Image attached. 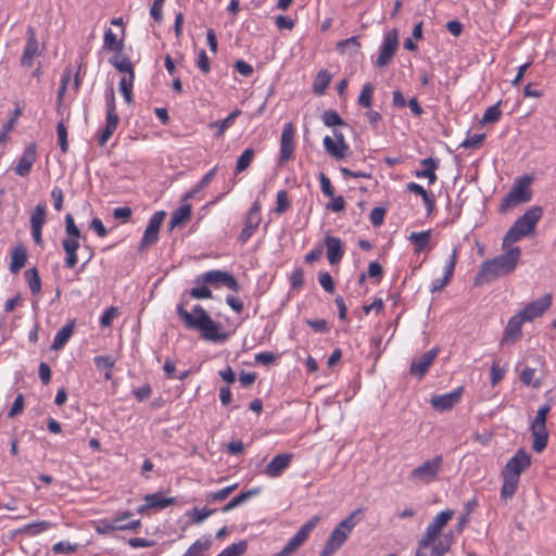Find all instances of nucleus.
<instances>
[{"instance_id": "f8f14e48", "label": "nucleus", "mask_w": 556, "mask_h": 556, "mask_svg": "<svg viewBox=\"0 0 556 556\" xmlns=\"http://www.w3.org/2000/svg\"><path fill=\"white\" fill-rule=\"evenodd\" d=\"M334 138L326 136L323 140L325 151L334 160L346 159L350 147L346 143L344 136L341 131L333 130Z\"/></svg>"}, {"instance_id": "3c124183", "label": "nucleus", "mask_w": 556, "mask_h": 556, "mask_svg": "<svg viewBox=\"0 0 556 556\" xmlns=\"http://www.w3.org/2000/svg\"><path fill=\"white\" fill-rule=\"evenodd\" d=\"M520 380L526 386H531L533 388H538L541 384V381L535 378V369L533 368H525L520 374Z\"/></svg>"}, {"instance_id": "ddd939ff", "label": "nucleus", "mask_w": 556, "mask_h": 556, "mask_svg": "<svg viewBox=\"0 0 556 556\" xmlns=\"http://www.w3.org/2000/svg\"><path fill=\"white\" fill-rule=\"evenodd\" d=\"M164 211H157L150 217L140 242L141 250L153 245L157 241L160 228L164 222Z\"/></svg>"}, {"instance_id": "c9c22d12", "label": "nucleus", "mask_w": 556, "mask_h": 556, "mask_svg": "<svg viewBox=\"0 0 556 556\" xmlns=\"http://www.w3.org/2000/svg\"><path fill=\"white\" fill-rule=\"evenodd\" d=\"M190 215H191V206L190 205L186 204V205H181L180 207H178L172 214V217L169 220L170 229L179 226L180 224H182L184 222L189 219Z\"/></svg>"}, {"instance_id": "8fccbe9b", "label": "nucleus", "mask_w": 556, "mask_h": 556, "mask_svg": "<svg viewBox=\"0 0 556 556\" xmlns=\"http://www.w3.org/2000/svg\"><path fill=\"white\" fill-rule=\"evenodd\" d=\"M111 63L117 71L123 73L124 76L135 75L131 61L128 58H123L121 60H113Z\"/></svg>"}, {"instance_id": "13d9d810", "label": "nucleus", "mask_w": 556, "mask_h": 556, "mask_svg": "<svg viewBox=\"0 0 556 556\" xmlns=\"http://www.w3.org/2000/svg\"><path fill=\"white\" fill-rule=\"evenodd\" d=\"M56 134L59 139V144L63 153H66L68 150V142H67V130L65 125L60 122L56 126Z\"/></svg>"}, {"instance_id": "e433bc0d", "label": "nucleus", "mask_w": 556, "mask_h": 556, "mask_svg": "<svg viewBox=\"0 0 556 556\" xmlns=\"http://www.w3.org/2000/svg\"><path fill=\"white\" fill-rule=\"evenodd\" d=\"M503 484L501 488V496L504 500L510 498L516 493L519 480L507 476H502Z\"/></svg>"}, {"instance_id": "9b49d317", "label": "nucleus", "mask_w": 556, "mask_h": 556, "mask_svg": "<svg viewBox=\"0 0 556 556\" xmlns=\"http://www.w3.org/2000/svg\"><path fill=\"white\" fill-rule=\"evenodd\" d=\"M295 128L292 123L285 124L281 137H280V149H279V164H285L293 159L295 151Z\"/></svg>"}, {"instance_id": "5fc2aeb1", "label": "nucleus", "mask_w": 556, "mask_h": 556, "mask_svg": "<svg viewBox=\"0 0 556 556\" xmlns=\"http://www.w3.org/2000/svg\"><path fill=\"white\" fill-rule=\"evenodd\" d=\"M77 548H78L77 544H72L67 541H61V542L55 543L52 546V552L54 554H71V553H75L77 551Z\"/></svg>"}, {"instance_id": "79ce46f5", "label": "nucleus", "mask_w": 556, "mask_h": 556, "mask_svg": "<svg viewBox=\"0 0 556 556\" xmlns=\"http://www.w3.org/2000/svg\"><path fill=\"white\" fill-rule=\"evenodd\" d=\"M211 546V539H199L197 540L182 556H201L203 552L208 549Z\"/></svg>"}, {"instance_id": "423d86ee", "label": "nucleus", "mask_w": 556, "mask_h": 556, "mask_svg": "<svg viewBox=\"0 0 556 556\" xmlns=\"http://www.w3.org/2000/svg\"><path fill=\"white\" fill-rule=\"evenodd\" d=\"M443 456L435 455L414 468L408 475V480L415 485H429L438 480L443 469Z\"/></svg>"}, {"instance_id": "a211bd4d", "label": "nucleus", "mask_w": 556, "mask_h": 556, "mask_svg": "<svg viewBox=\"0 0 556 556\" xmlns=\"http://www.w3.org/2000/svg\"><path fill=\"white\" fill-rule=\"evenodd\" d=\"M320 521V516H313L296 533L289 539L285 545L292 554H294L299 547L309 538L313 530L317 527Z\"/></svg>"}, {"instance_id": "0eeeda50", "label": "nucleus", "mask_w": 556, "mask_h": 556, "mask_svg": "<svg viewBox=\"0 0 556 556\" xmlns=\"http://www.w3.org/2000/svg\"><path fill=\"white\" fill-rule=\"evenodd\" d=\"M531 182L532 177L529 175L518 177L515 180L510 191L503 199L501 203V210L506 211L509 207L529 202L532 198V192L530 190Z\"/></svg>"}, {"instance_id": "a19ab883", "label": "nucleus", "mask_w": 556, "mask_h": 556, "mask_svg": "<svg viewBox=\"0 0 556 556\" xmlns=\"http://www.w3.org/2000/svg\"><path fill=\"white\" fill-rule=\"evenodd\" d=\"M103 47L106 50L114 52H119L123 49V43L117 39L111 28L104 31Z\"/></svg>"}, {"instance_id": "7c9ffc66", "label": "nucleus", "mask_w": 556, "mask_h": 556, "mask_svg": "<svg viewBox=\"0 0 556 556\" xmlns=\"http://www.w3.org/2000/svg\"><path fill=\"white\" fill-rule=\"evenodd\" d=\"M261 488H255L248 490L247 492H242L239 495L235 496L230 502H228L223 508V513H228L236 507L240 506L241 504L245 503L248 500L252 498L253 496H256L260 494Z\"/></svg>"}, {"instance_id": "37998d69", "label": "nucleus", "mask_w": 556, "mask_h": 556, "mask_svg": "<svg viewBox=\"0 0 556 556\" xmlns=\"http://www.w3.org/2000/svg\"><path fill=\"white\" fill-rule=\"evenodd\" d=\"M118 121H119V118L106 117L105 127L101 131L99 139H98V142L101 147H103L111 138V136L113 135V132L115 131V129L118 125Z\"/></svg>"}, {"instance_id": "4468645a", "label": "nucleus", "mask_w": 556, "mask_h": 556, "mask_svg": "<svg viewBox=\"0 0 556 556\" xmlns=\"http://www.w3.org/2000/svg\"><path fill=\"white\" fill-rule=\"evenodd\" d=\"M553 296L551 293H545L535 301L528 303L519 313L528 323L535 318L541 317L552 306Z\"/></svg>"}, {"instance_id": "f257e3e1", "label": "nucleus", "mask_w": 556, "mask_h": 556, "mask_svg": "<svg viewBox=\"0 0 556 556\" xmlns=\"http://www.w3.org/2000/svg\"><path fill=\"white\" fill-rule=\"evenodd\" d=\"M453 516L452 509L441 510L435 515L418 542L415 556H444L450 551L454 544L453 531L444 533L441 539L439 536Z\"/></svg>"}, {"instance_id": "7ed1b4c3", "label": "nucleus", "mask_w": 556, "mask_h": 556, "mask_svg": "<svg viewBox=\"0 0 556 556\" xmlns=\"http://www.w3.org/2000/svg\"><path fill=\"white\" fill-rule=\"evenodd\" d=\"M520 256V248L514 247L496 257L484 261L475 278V285H486L501 276L513 273L517 267Z\"/></svg>"}, {"instance_id": "c756f323", "label": "nucleus", "mask_w": 556, "mask_h": 556, "mask_svg": "<svg viewBox=\"0 0 556 556\" xmlns=\"http://www.w3.org/2000/svg\"><path fill=\"white\" fill-rule=\"evenodd\" d=\"M27 251L24 247L17 245L11 253L10 271L13 274L18 273L26 264Z\"/></svg>"}, {"instance_id": "6ab92c4d", "label": "nucleus", "mask_w": 556, "mask_h": 556, "mask_svg": "<svg viewBox=\"0 0 556 556\" xmlns=\"http://www.w3.org/2000/svg\"><path fill=\"white\" fill-rule=\"evenodd\" d=\"M463 393L464 388L458 387L451 392L433 395L430 399V404L434 409L439 412L451 410L456 404L460 402Z\"/></svg>"}, {"instance_id": "6e6552de", "label": "nucleus", "mask_w": 556, "mask_h": 556, "mask_svg": "<svg viewBox=\"0 0 556 556\" xmlns=\"http://www.w3.org/2000/svg\"><path fill=\"white\" fill-rule=\"evenodd\" d=\"M549 410L551 406L548 404L540 406L530 426L533 437L532 448L538 453H541L547 445L548 432L546 430V418Z\"/></svg>"}, {"instance_id": "20e7f679", "label": "nucleus", "mask_w": 556, "mask_h": 556, "mask_svg": "<svg viewBox=\"0 0 556 556\" xmlns=\"http://www.w3.org/2000/svg\"><path fill=\"white\" fill-rule=\"evenodd\" d=\"M543 216V208L533 205L518 217L513 226L506 232L503 239V249H507L511 243L521 240L534 231L536 224Z\"/></svg>"}, {"instance_id": "a878e982", "label": "nucleus", "mask_w": 556, "mask_h": 556, "mask_svg": "<svg viewBox=\"0 0 556 556\" xmlns=\"http://www.w3.org/2000/svg\"><path fill=\"white\" fill-rule=\"evenodd\" d=\"M422 169L417 170L415 176L417 178H427L429 180V185H433L437 181L435 169L438 168V161L432 157L424 159L421 161Z\"/></svg>"}, {"instance_id": "603ef678", "label": "nucleus", "mask_w": 556, "mask_h": 556, "mask_svg": "<svg viewBox=\"0 0 556 556\" xmlns=\"http://www.w3.org/2000/svg\"><path fill=\"white\" fill-rule=\"evenodd\" d=\"M502 111L500 109V102L489 106L482 117V123H494L500 119Z\"/></svg>"}, {"instance_id": "864d4df0", "label": "nucleus", "mask_w": 556, "mask_h": 556, "mask_svg": "<svg viewBox=\"0 0 556 556\" xmlns=\"http://www.w3.org/2000/svg\"><path fill=\"white\" fill-rule=\"evenodd\" d=\"M457 256H458V248L455 247L453 249L451 255L446 260V263H445V266H444V274L443 275L446 276V278L452 279L453 274H454V269H455V266H456V263H457Z\"/></svg>"}, {"instance_id": "c85d7f7f", "label": "nucleus", "mask_w": 556, "mask_h": 556, "mask_svg": "<svg viewBox=\"0 0 556 556\" xmlns=\"http://www.w3.org/2000/svg\"><path fill=\"white\" fill-rule=\"evenodd\" d=\"M431 235V230L412 232L409 235L408 240L415 245L416 253L430 249Z\"/></svg>"}, {"instance_id": "b1692460", "label": "nucleus", "mask_w": 556, "mask_h": 556, "mask_svg": "<svg viewBox=\"0 0 556 556\" xmlns=\"http://www.w3.org/2000/svg\"><path fill=\"white\" fill-rule=\"evenodd\" d=\"M325 244L327 248V258L330 264H338L344 254L343 242L341 239L332 236L325 238Z\"/></svg>"}, {"instance_id": "aec40b11", "label": "nucleus", "mask_w": 556, "mask_h": 556, "mask_svg": "<svg viewBox=\"0 0 556 556\" xmlns=\"http://www.w3.org/2000/svg\"><path fill=\"white\" fill-rule=\"evenodd\" d=\"M292 459L291 453L278 454L267 464L263 473L270 479L279 478L289 468Z\"/></svg>"}, {"instance_id": "bb28decb", "label": "nucleus", "mask_w": 556, "mask_h": 556, "mask_svg": "<svg viewBox=\"0 0 556 556\" xmlns=\"http://www.w3.org/2000/svg\"><path fill=\"white\" fill-rule=\"evenodd\" d=\"M75 323L74 320H71L66 325H64L54 336L53 342H52V349L58 351L61 350L67 341L71 339V337L74 333Z\"/></svg>"}, {"instance_id": "72a5a7b5", "label": "nucleus", "mask_w": 556, "mask_h": 556, "mask_svg": "<svg viewBox=\"0 0 556 556\" xmlns=\"http://www.w3.org/2000/svg\"><path fill=\"white\" fill-rule=\"evenodd\" d=\"M359 42L357 37H350L338 42L337 49L342 54L355 55L359 52Z\"/></svg>"}, {"instance_id": "dca6fc26", "label": "nucleus", "mask_w": 556, "mask_h": 556, "mask_svg": "<svg viewBox=\"0 0 556 556\" xmlns=\"http://www.w3.org/2000/svg\"><path fill=\"white\" fill-rule=\"evenodd\" d=\"M261 222V204L260 202L255 201L249 208L244 220V227L239 235V241L241 243H245L254 235Z\"/></svg>"}, {"instance_id": "69168bd1", "label": "nucleus", "mask_w": 556, "mask_h": 556, "mask_svg": "<svg viewBox=\"0 0 556 556\" xmlns=\"http://www.w3.org/2000/svg\"><path fill=\"white\" fill-rule=\"evenodd\" d=\"M485 135L484 134H475L468 138H466L463 142H462V147L464 148H469V149H476L478 148L481 142L483 141Z\"/></svg>"}, {"instance_id": "f704fd0d", "label": "nucleus", "mask_w": 556, "mask_h": 556, "mask_svg": "<svg viewBox=\"0 0 556 556\" xmlns=\"http://www.w3.org/2000/svg\"><path fill=\"white\" fill-rule=\"evenodd\" d=\"M331 81V75L326 70H321L316 75V78L314 80L313 89L316 94H324L327 87L329 86Z\"/></svg>"}, {"instance_id": "4d7b16f0", "label": "nucleus", "mask_w": 556, "mask_h": 556, "mask_svg": "<svg viewBox=\"0 0 556 556\" xmlns=\"http://www.w3.org/2000/svg\"><path fill=\"white\" fill-rule=\"evenodd\" d=\"M50 528V522L48 521H38L34 523H29L25 526V532L30 535H37L41 532L47 531Z\"/></svg>"}, {"instance_id": "cd10ccee", "label": "nucleus", "mask_w": 556, "mask_h": 556, "mask_svg": "<svg viewBox=\"0 0 556 556\" xmlns=\"http://www.w3.org/2000/svg\"><path fill=\"white\" fill-rule=\"evenodd\" d=\"M132 516V513L129 510L123 511L122 514L112 518V522L115 526H123V528H116L119 531H134L136 532L138 528L141 526L140 520H131L127 521Z\"/></svg>"}, {"instance_id": "052dcab7", "label": "nucleus", "mask_w": 556, "mask_h": 556, "mask_svg": "<svg viewBox=\"0 0 556 556\" xmlns=\"http://www.w3.org/2000/svg\"><path fill=\"white\" fill-rule=\"evenodd\" d=\"M214 511H215L214 509L194 508L189 514V516L191 517L193 522L200 523V522L204 521L207 517H210Z\"/></svg>"}, {"instance_id": "680f3d73", "label": "nucleus", "mask_w": 556, "mask_h": 556, "mask_svg": "<svg viewBox=\"0 0 556 556\" xmlns=\"http://www.w3.org/2000/svg\"><path fill=\"white\" fill-rule=\"evenodd\" d=\"M116 528H123V526H114L112 519L100 520L97 526V532L101 534H110L116 531Z\"/></svg>"}, {"instance_id": "774afa93", "label": "nucleus", "mask_w": 556, "mask_h": 556, "mask_svg": "<svg viewBox=\"0 0 556 556\" xmlns=\"http://www.w3.org/2000/svg\"><path fill=\"white\" fill-rule=\"evenodd\" d=\"M165 0H154L150 8V15L156 22H161L163 18V5Z\"/></svg>"}, {"instance_id": "473e14b6", "label": "nucleus", "mask_w": 556, "mask_h": 556, "mask_svg": "<svg viewBox=\"0 0 556 556\" xmlns=\"http://www.w3.org/2000/svg\"><path fill=\"white\" fill-rule=\"evenodd\" d=\"M240 114H241V111L236 110L232 113H230L226 118H224L222 121L212 122V123H210L208 126H210V128H216V134H215L216 137H222L224 135V132L233 125L235 119Z\"/></svg>"}, {"instance_id": "4c0bfd02", "label": "nucleus", "mask_w": 556, "mask_h": 556, "mask_svg": "<svg viewBox=\"0 0 556 556\" xmlns=\"http://www.w3.org/2000/svg\"><path fill=\"white\" fill-rule=\"evenodd\" d=\"M255 151L252 148L245 149L241 155L238 157L235 172L236 174L242 173L252 163L254 159Z\"/></svg>"}, {"instance_id": "1a4fd4ad", "label": "nucleus", "mask_w": 556, "mask_h": 556, "mask_svg": "<svg viewBox=\"0 0 556 556\" xmlns=\"http://www.w3.org/2000/svg\"><path fill=\"white\" fill-rule=\"evenodd\" d=\"M399 47V31L391 29L384 33L381 46L379 48L378 58L375 61V66L382 68L387 66L394 56Z\"/></svg>"}, {"instance_id": "58836bf2", "label": "nucleus", "mask_w": 556, "mask_h": 556, "mask_svg": "<svg viewBox=\"0 0 556 556\" xmlns=\"http://www.w3.org/2000/svg\"><path fill=\"white\" fill-rule=\"evenodd\" d=\"M135 75L131 76H123L119 80V91L124 97V100L130 104L132 102V86H134Z\"/></svg>"}, {"instance_id": "de8ad7c7", "label": "nucleus", "mask_w": 556, "mask_h": 556, "mask_svg": "<svg viewBox=\"0 0 556 556\" xmlns=\"http://www.w3.org/2000/svg\"><path fill=\"white\" fill-rule=\"evenodd\" d=\"M238 488V483H233L218 491H214L207 494L206 498L210 502H222L227 498L236 489Z\"/></svg>"}, {"instance_id": "5701e85b", "label": "nucleus", "mask_w": 556, "mask_h": 556, "mask_svg": "<svg viewBox=\"0 0 556 556\" xmlns=\"http://www.w3.org/2000/svg\"><path fill=\"white\" fill-rule=\"evenodd\" d=\"M528 323L523 316L518 312L508 319L504 330L503 342H515L522 333V325Z\"/></svg>"}, {"instance_id": "09e8293b", "label": "nucleus", "mask_w": 556, "mask_h": 556, "mask_svg": "<svg viewBox=\"0 0 556 556\" xmlns=\"http://www.w3.org/2000/svg\"><path fill=\"white\" fill-rule=\"evenodd\" d=\"M321 121L327 127L342 126L344 125V121L341 116L332 110H327L321 115Z\"/></svg>"}, {"instance_id": "9d476101", "label": "nucleus", "mask_w": 556, "mask_h": 556, "mask_svg": "<svg viewBox=\"0 0 556 556\" xmlns=\"http://www.w3.org/2000/svg\"><path fill=\"white\" fill-rule=\"evenodd\" d=\"M530 454L526 450L519 448L517 453L506 463L502 471V476H507L519 480L521 472L530 467Z\"/></svg>"}, {"instance_id": "393cba45", "label": "nucleus", "mask_w": 556, "mask_h": 556, "mask_svg": "<svg viewBox=\"0 0 556 556\" xmlns=\"http://www.w3.org/2000/svg\"><path fill=\"white\" fill-rule=\"evenodd\" d=\"M80 237H66L62 241L63 249L66 253L65 266L73 268L78 263L77 250L79 249Z\"/></svg>"}, {"instance_id": "0e129e2a", "label": "nucleus", "mask_w": 556, "mask_h": 556, "mask_svg": "<svg viewBox=\"0 0 556 556\" xmlns=\"http://www.w3.org/2000/svg\"><path fill=\"white\" fill-rule=\"evenodd\" d=\"M319 182H320L321 192L326 197L332 198L334 195L333 187L331 185L330 179L324 173L319 174Z\"/></svg>"}, {"instance_id": "2f4dec72", "label": "nucleus", "mask_w": 556, "mask_h": 556, "mask_svg": "<svg viewBox=\"0 0 556 556\" xmlns=\"http://www.w3.org/2000/svg\"><path fill=\"white\" fill-rule=\"evenodd\" d=\"M143 500L150 508L156 509H163L175 502L173 497H165L161 492L147 494Z\"/></svg>"}, {"instance_id": "bf43d9fd", "label": "nucleus", "mask_w": 556, "mask_h": 556, "mask_svg": "<svg viewBox=\"0 0 556 556\" xmlns=\"http://www.w3.org/2000/svg\"><path fill=\"white\" fill-rule=\"evenodd\" d=\"M506 369L498 365L497 361H494L491 367V381L492 384H497L505 376Z\"/></svg>"}, {"instance_id": "c03bdc74", "label": "nucleus", "mask_w": 556, "mask_h": 556, "mask_svg": "<svg viewBox=\"0 0 556 556\" xmlns=\"http://www.w3.org/2000/svg\"><path fill=\"white\" fill-rule=\"evenodd\" d=\"M46 223V206L38 204L30 215V228H42Z\"/></svg>"}, {"instance_id": "4be33fe9", "label": "nucleus", "mask_w": 556, "mask_h": 556, "mask_svg": "<svg viewBox=\"0 0 556 556\" xmlns=\"http://www.w3.org/2000/svg\"><path fill=\"white\" fill-rule=\"evenodd\" d=\"M439 354V348L427 351L421 356L413 361L410 365V374L419 379L424 378L429 367L432 365Z\"/></svg>"}, {"instance_id": "49530a36", "label": "nucleus", "mask_w": 556, "mask_h": 556, "mask_svg": "<svg viewBox=\"0 0 556 556\" xmlns=\"http://www.w3.org/2000/svg\"><path fill=\"white\" fill-rule=\"evenodd\" d=\"M25 277L31 293H38L41 289V280L38 270L36 268H30L26 270Z\"/></svg>"}, {"instance_id": "338daca9", "label": "nucleus", "mask_w": 556, "mask_h": 556, "mask_svg": "<svg viewBox=\"0 0 556 556\" xmlns=\"http://www.w3.org/2000/svg\"><path fill=\"white\" fill-rule=\"evenodd\" d=\"M117 316V309L113 306L106 308L100 317V325L102 327H110L113 319Z\"/></svg>"}, {"instance_id": "39448f33", "label": "nucleus", "mask_w": 556, "mask_h": 556, "mask_svg": "<svg viewBox=\"0 0 556 556\" xmlns=\"http://www.w3.org/2000/svg\"><path fill=\"white\" fill-rule=\"evenodd\" d=\"M363 511L356 509L344 518L330 533L319 556H332L346 542L355 526L362 519Z\"/></svg>"}, {"instance_id": "ea45409f", "label": "nucleus", "mask_w": 556, "mask_h": 556, "mask_svg": "<svg viewBox=\"0 0 556 556\" xmlns=\"http://www.w3.org/2000/svg\"><path fill=\"white\" fill-rule=\"evenodd\" d=\"M374 86L370 83L363 85L361 93L357 99V104L362 108L369 109L372 104Z\"/></svg>"}, {"instance_id": "f03ea898", "label": "nucleus", "mask_w": 556, "mask_h": 556, "mask_svg": "<svg viewBox=\"0 0 556 556\" xmlns=\"http://www.w3.org/2000/svg\"><path fill=\"white\" fill-rule=\"evenodd\" d=\"M177 314L187 328L200 331L204 340L212 342L226 340L227 336L223 332L222 325L214 321L201 305H195L192 312H188L184 304H179Z\"/></svg>"}, {"instance_id": "a18cd8bd", "label": "nucleus", "mask_w": 556, "mask_h": 556, "mask_svg": "<svg viewBox=\"0 0 556 556\" xmlns=\"http://www.w3.org/2000/svg\"><path fill=\"white\" fill-rule=\"evenodd\" d=\"M248 549L247 541H239L238 543H232L226 548H224L217 556H241Z\"/></svg>"}, {"instance_id": "2eb2a0df", "label": "nucleus", "mask_w": 556, "mask_h": 556, "mask_svg": "<svg viewBox=\"0 0 556 556\" xmlns=\"http://www.w3.org/2000/svg\"><path fill=\"white\" fill-rule=\"evenodd\" d=\"M41 51L42 48H40L35 28L28 26L26 29V45L21 58V65L24 67H30L35 58L40 55Z\"/></svg>"}, {"instance_id": "412c9836", "label": "nucleus", "mask_w": 556, "mask_h": 556, "mask_svg": "<svg viewBox=\"0 0 556 556\" xmlns=\"http://www.w3.org/2000/svg\"><path fill=\"white\" fill-rule=\"evenodd\" d=\"M36 159H37V146H36V143L31 142L26 146L18 162L14 166L15 174L20 177L27 176L30 173L34 163L36 162Z\"/></svg>"}, {"instance_id": "e2e57ef3", "label": "nucleus", "mask_w": 556, "mask_h": 556, "mask_svg": "<svg viewBox=\"0 0 556 556\" xmlns=\"http://www.w3.org/2000/svg\"><path fill=\"white\" fill-rule=\"evenodd\" d=\"M65 231L67 237H80V230L76 226L74 218L71 214L65 216Z\"/></svg>"}, {"instance_id": "6e6d98bb", "label": "nucleus", "mask_w": 556, "mask_h": 556, "mask_svg": "<svg viewBox=\"0 0 556 556\" xmlns=\"http://www.w3.org/2000/svg\"><path fill=\"white\" fill-rule=\"evenodd\" d=\"M98 369H111L114 367L116 359L110 355H99L93 358Z\"/></svg>"}, {"instance_id": "f3484780", "label": "nucleus", "mask_w": 556, "mask_h": 556, "mask_svg": "<svg viewBox=\"0 0 556 556\" xmlns=\"http://www.w3.org/2000/svg\"><path fill=\"white\" fill-rule=\"evenodd\" d=\"M197 281H202L204 283H211L215 286L224 285L232 291L239 290V283L237 279L228 271L219 269L208 270L204 273L201 277L198 278Z\"/></svg>"}]
</instances>
